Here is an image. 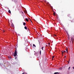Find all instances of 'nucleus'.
I'll return each instance as SVG.
<instances>
[{"mask_svg": "<svg viewBox=\"0 0 74 74\" xmlns=\"http://www.w3.org/2000/svg\"><path fill=\"white\" fill-rule=\"evenodd\" d=\"M74 36H73L71 38V41L72 42V44L74 42Z\"/></svg>", "mask_w": 74, "mask_h": 74, "instance_id": "obj_1", "label": "nucleus"}, {"mask_svg": "<svg viewBox=\"0 0 74 74\" xmlns=\"http://www.w3.org/2000/svg\"><path fill=\"white\" fill-rule=\"evenodd\" d=\"M14 53V56H16L17 55V51L16 50H15Z\"/></svg>", "mask_w": 74, "mask_h": 74, "instance_id": "obj_2", "label": "nucleus"}, {"mask_svg": "<svg viewBox=\"0 0 74 74\" xmlns=\"http://www.w3.org/2000/svg\"><path fill=\"white\" fill-rule=\"evenodd\" d=\"M66 51H61V53H62V56H63V55H63V53H66Z\"/></svg>", "mask_w": 74, "mask_h": 74, "instance_id": "obj_3", "label": "nucleus"}, {"mask_svg": "<svg viewBox=\"0 0 74 74\" xmlns=\"http://www.w3.org/2000/svg\"><path fill=\"white\" fill-rule=\"evenodd\" d=\"M8 58L9 59H10V60L11 59V58H12L11 56L8 57Z\"/></svg>", "mask_w": 74, "mask_h": 74, "instance_id": "obj_4", "label": "nucleus"}, {"mask_svg": "<svg viewBox=\"0 0 74 74\" xmlns=\"http://www.w3.org/2000/svg\"><path fill=\"white\" fill-rule=\"evenodd\" d=\"M60 72L58 73V72H55L54 73V74H60Z\"/></svg>", "mask_w": 74, "mask_h": 74, "instance_id": "obj_5", "label": "nucleus"}, {"mask_svg": "<svg viewBox=\"0 0 74 74\" xmlns=\"http://www.w3.org/2000/svg\"><path fill=\"white\" fill-rule=\"evenodd\" d=\"M25 21H27V22H29V20H28V19H27V18L25 19Z\"/></svg>", "mask_w": 74, "mask_h": 74, "instance_id": "obj_6", "label": "nucleus"}, {"mask_svg": "<svg viewBox=\"0 0 74 74\" xmlns=\"http://www.w3.org/2000/svg\"><path fill=\"white\" fill-rule=\"evenodd\" d=\"M24 29H26V30H27V28L26 27H24Z\"/></svg>", "mask_w": 74, "mask_h": 74, "instance_id": "obj_7", "label": "nucleus"}, {"mask_svg": "<svg viewBox=\"0 0 74 74\" xmlns=\"http://www.w3.org/2000/svg\"><path fill=\"white\" fill-rule=\"evenodd\" d=\"M8 12L9 13V14H11V11H10V10H9Z\"/></svg>", "mask_w": 74, "mask_h": 74, "instance_id": "obj_8", "label": "nucleus"}, {"mask_svg": "<svg viewBox=\"0 0 74 74\" xmlns=\"http://www.w3.org/2000/svg\"><path fill=\"white\" fill-rule=\"evenodd\" d=\"M40 55H41V50L40 51Z\"/></svg>", "mask_w": 74, "mask_h": 74, "instance_id": "obj_9", "label": "nucleus"}, {"mask_svg": "<svg viewBox=\"0 0 74 74\" xmlns=\"http://www.w3.org/2000/svg\"><path fill=\"white\" fill-rule=\"evenodd\" d=\"M23 25L24 26H25V25H26V23H23Z\"/></svg>", "mask_w": 74, "mask_h": 74, "instance_id": "obj_10", "label": "nucleus"}, {"mask_svg": "<svg viewBox=\"0 0 74 74\" xmlns=\"http://www.w3.org/2000/svg\"><path fill=\"white\" fill-rule=\"evenodd\" d=\"M66 51L67 52H68V49H67V47H66Z\"/></svg>", "mask_w": 74, "mask_h": 74, "instance_id": "obj_11", "label": "nucleus"}, {"mask_svg": "<svg viewBox=\"0 0 74 74\" xmlns=\"http://www.w3.org/2000/svg\"><path fill=\"white\" fill-rule=\"evenodd\" d=\"M51 10H53V8L52 7V6H51Z\"/></svg>", "mask_w": 74, "mask_h": 74, "instance_id": "obj_12", "label": "nucleus"}, {"mask_svg": "<svg viewBox=\"0 0 74 74\" xmlns=\"http://www.w3.org/2000/svg\"><path fill=\"white\" fill-rule=\"evenodd\" d=\"M33 47H36V45H34H34H33Z\"/></svg>", "mask_w": 74, "mask_h": 74, "instance_id": "obj_13", "label": "nucleus"}, {"mask_svg": "<svg viewBox=\"0 0 74 74\" xmlns=\"http://www.w3.org/2000/svg\"><path fill=\"white\" fill-rule=\"evenodd\" d=\"M44 48V47H42V50L43 51V49Z\"/></svg>", "mask_w": 74, "mask_h": 74, "instance_id": "obj_14", "label": "nucleus"}, {"mask_svg": "<svg viewBox=\"0 0 74 74\" xmlns=\"http://www.w3.org/2000/svg\"><path fill=\"white\" fill-rule=\"evenodd\" d=\"M54 56H53L52 57V58L53 59L54 58Z\"/></svg>", "mask_w": 74, "mask_h": 74, "instance_id": "obj_15", "label": "nucleus"}, {"mask_svg": "<svg viewBox=\"0 0 74 74\" xmlns=\"http://www.w3.org/2000/svg\"><path fill=\"white\" fill-rule=\"evenodd\" d=\"M70 60H69V61L68 62V63H69V62H70Z\"/></svg>", "mask_w": 74, "mask_h": 74, "instance_id": "obj_16", "label": "nucleus"}, {"mask_svg": "<svg viewBox=\"0 0 74 74\" xmlns=\"http://www.w3.org/2000/svg\"><path fill=\"white\" fill-rule=\"evenodd\" d=\"M53 14L54 15H55V13H53Z\"/></svg>", "mask_w": 74, "mask_h": 74, "instance_id": "obj_17", "label": "nucleus"}, {"mask_svg": "<svg viewBox=\"0 0 74 74\" xmlns=\"http://www.w3.org/2000/svg\"><path fill=\"white\" fill-rule=\"evenodd\" d=\"M29 19L30 21H31V22H32V20H31V19H30V18H29Z\"/></svg>", "mask_w": 74, "mask_h": 74, "instance_id": "obj_18", "label": "nucleus"}, {"mask_svg": "<svg viewBox=\"0 0 74 74\" xmlns=\"http://www.w3.org/2000/svg\"><path fill=\"white\" fill-rule=\"evenodd\" d=\"M15 59H16L17 58H16V57H15Z\"/></svg>", "mask_w": 74, "mask_h": 74, "instance_id": "obj_19", "label": "nucleus"}, {"mask_svg": "<svg viewBox=\"0 0 74 74\" xmlns=\"http://www.w3.org/2000/svg\"><path fill=\"white\" fill-rule=\"evenodd\" d=\"M70 69V67H69V69Z\"/></svg>", "mask_w": 74, "mask_h": 74, "instance_id": "obj_20", "label": "nucleus"}, {"mask_svg": "<svg viewBox=\"0 0 74 74\" xmlns=\"http://www.w3.org/2000/svg\"><path fill=\"white\" fill-rule=\"evenodd\" d=\"M48 45H50V43H49Z\"/></svg>", "mask_w": 74, "mask_h": 74, "instance_id": "obj_21", "label": "nucleus"}, {"mask_svg": "<svg viewBox=\"0 0 74 74\" xmlns=\"http://www.w3.org/2000/svg\"><path fill=\"white\" fill-rule=\"evenodd\" d=\"M73 69H74V66H73Z\"/></svg>", "mask_w": 74, "mask_h": 74, "instance_id": "obj_22", "label": "nucleus"}, {"mask_svg": "<svg viewBox=\"0 0 74 74\" xmlns=\"http://www.w3.org/2000/svg\"><path fill=\"white\" fill-rule=\"evenodd\" d=\"M66 56H65V57H64L65 58H66Z\"/></svg>", "mask_w": 74, "mask_h": 74, "instance_id": "obj_23", "label": "nucleus"}, {"mask_svg": "<svg viewBox=\"0 0 74 74\" xmlns=\"http://www.w3.org/2000/svg\"><path fill=\"white\" fill-rule=\"evenodd\" d=\"M3 32H5V30H3Z\"/></svg>", "mask_w": 74, "mask_h": 74, "instance_id": "obj_24", "label": "nucleus"}, {"mask_svg": "<svg viewBox=\"0 0 74 74\" xmlns=\"http://www.w3.org/2000/svg\"><path fill=\"white\" fill-rule=\"evenodd\" d=\"M54 36H56V35H54Z\"/></svg>", "mask_w": 74, "mask_h": 74, "instance_id": "obj_25", "label": "nucleus"}, {"mask_svg": "<svg viewBox=\"0 0 74 74\" xmlns=\"http://www.w3.org/2000/svg\"><path fill=\"white\" fill-rule=\"evenodd\" d=\"M16 50H16H17V49H16V50Z\"/></svg>", "mask_w": 74, "mask_h": 74, "instance_id": "obj_26", "label": "nucleus"}, {"mask_svg": "<svg viewBox=\"0 0 74 74\" xmlns=\"http://www.w3.org/2000/svg\"><path fill=\"white\" fill-rule=\"evenodd\" d=\"M46 47H47L48 45H46Z\"/></svg>", "mask_w": 74, "mask_h": 74, "instance_id": "obj_27", "label": "nucleus"}, {"mask_svg": "<svg viewBox=\"0 0 74 74\" xmlns=\"http://www.w3.org/2000/svg\"><path fill=\"white\" fill-rule=\"evenodd\" d=\"M52 60H53V58H52Z\"/></svg>", "mask_w": 74, "mask_h": 74, "instance_id": "obj_28", "label": "nucleus"}, {"mask_svg": "<svg viewBox=\"0 0 74 74\" xmlns=\"http://www.w3.org/2000/svg\"><path fill=\"white\" fill-rule=\"evenodd\" d=\"M68 40H70V39H69V38H68Z\"/></svg>", "mask_w": 74, "mask_h": 74, "instance_id": "obj_29", "label": "nucleus"}, {"mask_svg": "<svg viewBox=\"0 0 74 74\" xmlns=\"http://www.w3.org/2000/svg\"><path fill=\"white\" fill-rule=\"evenodd\" d=\"M70 42H71V41Z\"/></svg>", "mask_w": 74, "mask_h": 74, "instance_id": "obj_30", "label": "nucleus"}]
</instances>
